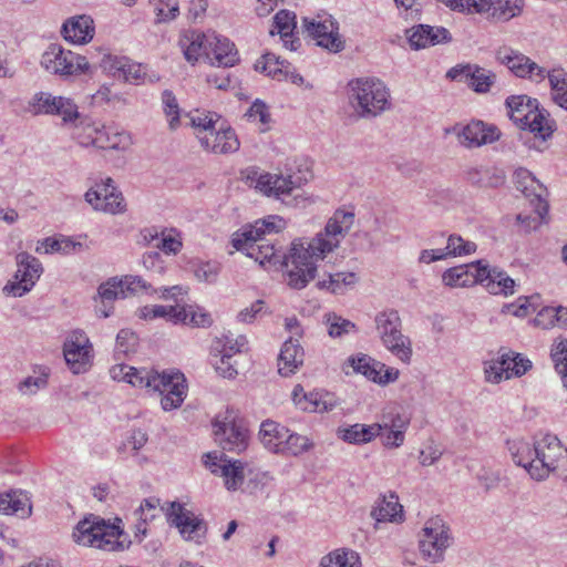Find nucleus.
<instances>
[{"label":"nucleus","mask_w":567,"mask_h":567,"mask_svg":"<svg viewBox=\"0 0 567 567\" xmlns=\"http://www.w3.org/2000/svg\"><path fill=\"white\" fill-rule=\"evenodd\" d=\"M535 326L542 329H551L555 327H567V308L565 307H545L536 316Z\"/></svg>","instance_id":"nucleus-42"},{"label":"nucleus","mask_w":567,"mask_h":567,"mask_svg":"<svg viewBox=\"0 0 567 567\" xmlns=\"http://www.w3.org/2000/svg\"><path fill=\"white\" fill-rule=\"evenodd\" d=\"M442 250L445 255V259L449 257L467 256L475 252L476 244L465 240L461 236L453 234L449 236L446 247Z\"/></svg>","instance_id":"nucleus-47"},{"label":"nucleus","mask_w":567,"mask_h":567,"mask_svg":"<svg viewBox=\"0 0 567 567\" xmlns=\"http://www.w3.org/2000/svg\"><path fill=\"white\" fill-rule=\"evenodd\" d=\"M100 123L95 122H81L75 128L74 136L78 142L83 146H93V143H86V141L94 140V135H96Z\"/></svg>","instance_id":"nucleus-62"},{"label":"nucleus","mask_w":567,"mask_h":567,"mask_svg":"<svg viewBox=\"0 0 567 567\" xmlns=\"http://www.w3.org/2000/svg\"><path fill=\"white\" fill-rule=\"evenodd\" d=\"M305 351L297 339H288L280 351L278 359V372L282 377H289L303 363Z\"/></svg>","instance_id":"nucleus-32"},{"label":"nucleus","mask_w":567,"mask_h":567,"mask_svg":"<svg viewBox=\"0 0 567 567\" xmlns=\"http://www.w3.org/2000/svg\"><path fill=\"white\" fill-rule=\"evenodd\" d=\"M18 270L14 280L7 284L3 292L13 297H22L29 292L40 278L42 272L41 262L28 252L17 255Z\"/></svg>","instance_id":"nucleus-14"},{"label":"nucleus","mask_w":567,"mask_h":567,"mask_svg":"<svg viewBox=\"0 0 567 567\" xmlns=\"http://www.w3.org/2000/svg\"><path fill=\"white\" fill-rule=\"evenodd\" d=\"M11 496V514L20 515L21 517H28L31 514V502L29 496L23 492L10 493Z\"/></svg>","instance_id":"nucleus-60"},{"label":"nucleus","mask_w":567,"mask_h":567,"mask_svg":"<svg viewBox=\"0 0 567 567\" xmlns=\"http://www.w3.org/2000/svg\"><path fill=\"white\" fill-rule=\"evenodd\" d=\"M177 380L181 381H176L175 385L172 388L175 389V391L168 390V393H165V395L161 400L162 408L165 411H171L173 409L179 408L185 400L187 391L186 379L184 375H181L177 377Z\"/></svg>","instance_id":"nucleus-49"},{"label":"nucleus","mask_w":567,"mask_h":567,"mask_svg":"<svg viewBox=\"0 0 567 567\" xmlns=\"http://www.w3.org/2000/svg\"><path fill=\"white\" fill-rule=\"evenodd\" d=\"M474 4L476 13H486L499 22L509 21L523 10V0H475Z\"/></svg>","instance_id":"nucleus-25"},{"label":"nucleus","mask_w":567,"mask_h":567,"mask_svg":"<svg viewBox=\"0 0 567 567\" xmlns=\"http://www.w3.org/2000/svg\"><path fill=\"white\" fill-rule=\"evenodd\" d=\"M213 426L215 442L224 451L241 453L247 449L248 431L231 412L227 411L225 415H218Z\"/></svg>","instance_id":"nucleus-8"},{"label":"nucleus","mask_w":567,"mask_h":567,"mask_svg":"<svg viewBox=\"0 0 567 567\" xmlns=\"http://www.w3.org/2000/svg\"><path fill=\"white\" fill-rule=\"evenodd\" d=\"M97 298L101 305L96 308V313L102 318H107L113 313V302L123 298V290L118 277H112L102 282L97 288Z\"/></svg>","instance_id":"nucleus-33"},{"label":"nucleus","mask_w":567,"mask_h":567,"mask_svg":"<svg viewBox=\"0 0 567 567\" xmlns=\"http://www.w3.org/2000/svg\"><path fill=\"white\" fill-rule=\"evenodd\" d=\"M408 32L410 47L414 50H421L452 41L450 31L444 27L419 24L411 28Z\"/></svg>","instance_id":"nucleus-24"},{"label":"nucleus","mask_w":567,"mask_h":567,"mask_svg":"<svg viewBox=\"0 0 567 567\" xmlns=\"http://www.w3.org/2000/svg\"><path fill=\"white\" fill-rule=\"evenodd\" d=\"M162 103L164 105V113L169 117V128L174 131L179 126V106L174 93L165 90L162 93Z\"/></svg>","instance_id":"nucleus-57"},{"label":"nucleus","mask_w":567,"mask_h":567,"mask_svg":"<svg viewBox=\"0 0 567 567\" xmlns=\"http://www.w3.org/2000/svg\"><path fill=\"white\" fill-rule=\"evenodd\" d=\"M63 355L74 374L84 373L91 368L93 346L83 330L75 329L68 334L63 343Z\"/></svg>","instance_id":"nucleus-11"},{"label":"nucleus","mask_w":567,"mask_h":567,"mask_svg":"<svg viewBox=\"0 0 567 567\" xmlns=\"http://www.w3.org/2000/svg\"><path fill=\"white\" fill-rule=\"evenodd\" d=\"M255 70L266 73L268 76L278 81H290L298 85L303 83V78L296 72L291 63L280 60L279 56L274 53H266L257 60Z\"/></svg>","instance_id":"nucleus-23"},{"label":"nucleus","mask_w":567,"mask_h":567,"mask_svg":"<svg viewBox=\"0 0 567 567\" xmlns=\"http://www.w3.org/2000/svg\"><path fill=\"white\" fill-rule=\"evenodd\" d=\"M233 354H221L220 358L215 362L216 371L226 379H233L238 374L235 364L231 361Z\"/></svg>","instance_id":"nucleus-63"},{"label":"nucleus","mask_w":567,"mask_h":567,"mask_svg":"<svg viewBox=\"0 0 567 567\" xmlns=\"http://www.w3.org/2000/svg\"><path fill=\"white\" fill-rule=\"evenodd\" d=\"M96 51L101 55L97 64L106 74L128 83H137L143 78L141 65L126 56L114 55L106 50Z\"/></svg>","instance_id":"nucleus-17"},{"label":"nucleus","mask_w":567,"mask_h":567,"mask_svg":"<svg viewBox=\"0 0 567 567\" xmlns=\"http://www.w3.org/2000/svg\"><path fill=\"white\" fill-rule=\"evenodd\" d=\"M508 363H506L504 352L496 360H491L485 363L484 372L486 380L492 383H498L502 380H507Z\"/></svg>","instance_id":"nucleus-55"},{"label":"nucleus","mask_w":567,"mask_h":567,"mask_svg":"<svg viewBox=\"0 0 567 567\" xmlns=\"http://www.w3.org/2000/svg\"><path fill=\"white\" fill-rule=\"evenodd\" d=\"M159 506V499L155 497H150L143 501V503L140 505V507L135 511V515L137 516L138 520H143L144 523H147L148 520L155 519L158 515L161 509Z\"/></svg>","instance_id":"nucleus-58"},{"label":"nucleus","mask_w":567,"mask_h":567,"mask_svg":"<svg viewBox=\"0 0 567 567\" xmlns=\"http://www.w3.org/2000/svg\"><path fill=\"white\" fill-rule=\"evenodd\" d=\"M371 516L377 524L384 522L400 524L404 520L403 506L399 503V497L391 493L389 496H383L373 507Z\"/></svg>","instance_id":"nucleus-34"},{"label":"nucleus","mask_w":567,"mask_h":567,"mask_svg":"<svg viewBox=\"0 0 567 567\" xmlns=\"http://www.w3.org/2000/svg\"><path fill=\"white\" fill-rule=\"evenodd\" d=\"M347 90L349 105L360 118H374L391 109L390 91L378 78L353 79Z\"/></svg>","instance_id":"nucleus-2"},{"label":"nucleus","mask_w":567,"mask_h":567,"mask_svg":"<svg viewBox=\"0 0 567 567\" xmlns=\"http://www.w3.org/2000/svg\"><path fill=\"white\" fill-rule=\"evenodd\" d=\"M446 76L465 83L480 94L488 93L496 81V74L493 71L471 63L450 69Z\"/></svg>","instance_id":"nucleus-16"},{"label":"nucleus","mask_w":567,"mask_h":567,"mask_svg":"<svg viewBox=\"0 0 567 567\" xmlns=\"http://www.w3.org/2000/svg\"><path fill=\"white\" fill-rule=\"evenodd\" d=\"M451 132L456 136L458 143L466 148L491 144L499 138L498 130L493 125H486L482 121H472L466 125H455Z\"/></svg>","instance_id":"nucleus-19"},{"label":"nucleus","mask_w":567,"mask_h":567,"mask_svg":"<svg viewBox=\"0 0 567 567\" xmlns=\"http://www.w3.org/2000/svg\"><path fill=\"white\" fill-rule=\"evenodd\" d=\"M210 39L212 33L188 30L181 34L178 45L181 47L185 59L194 64L202 56H206L208 59Z\"/></svg>","instance_id":"nucleus-27"},{"label":"nucleus","mask_w":567,"mask_h":567,"mask_svg":"<svg viewBox=\"0 0 567 567\" xmlns=\"http://www.w3.org/2000/svg\"><path fill=\"white\" fill-rule=\"evenodd\" d=\"M311 447L312 443L307 436L297 433H290L288 430L280 453L297 456L303 452H307Z\"/></svg>","instance_id":"nucleus-50"},{"label":"nucleus","mask_w":567,"mask_h":567,"mask_svg":"<svg viewBox=\"0 0 567 567\" xmlns=\"http://www.w3.org/2000/svg\"><path fill=\"white\" fill-rule=\"evenodd\" d=\"M199 144L205 151L214 154L235 153L240 146L235 131L223 125L214 131H203L199 135Z\"/></svg>","instance_id":"nucleus-22"},{"label":"nucleus","mask_w":567,"mask_h":567,"mask_svg":"<svg viewBox=\"0 0 567 567\" xmlns=\"http://www.w3.org/2000/svg\"><path fill=\"white\" fill-rule=\"evenodd\" d=\"M122 535L123 532L118 526L109 524L99 516L90 515L76 524L72 536L79 545L116 551L127 547L118 539Z\"/></svg>","instance_id":"nucleus-4"},{"label":"nucleus","mask_w":567,"mask_h":567,"mask_svg":"<svg viewBox=\"0 0 567 567\" xmlns=\"http://www.w3.org/2000/svg\"><path fill=\"white\" fill-rule=\"evenodd\" d=\"M302 29L307 37L316 40L317 45L330 52L337 53L344 49L339 24L329 13L322 12L315 18H303Z\"/></svg>","instance_id":"nucleus-7"},{"label":"nucleus","mask_w":567,"mask_h":567,"mask_svg":"<svg viewBox=\"0 0 567 567\" xmlns=\"http://www.w3.org/2000/svg\"><path fill=\"white\" fill-rule=\"evenodd\" d=\"M246 475L249 476L246 488L249 493H255L257 489L264 488L267 483L271 480L267 472H252L249 470Z\"/></svg>","instance_id":"nucleus-64"},{"label":"nucleus","mask_w":567,"mask_h":567,"mask_svg":"<svg viewBox=\"0 0 567 567\" xmlns=\"http://www.w3.org/2000/svg\"><path fill=\"white\" fill-rule=\"evenodd\" d=\"M354 223V214L338 209L327 221L324 229L311 240L297 238L288 254H281L268 238L285 229L286 221L277 215H269L243 227L233 235V247L255 259L260 266H284L287 285L303 289L316 278L317 262L339 247Z\"/></svg>","instance_id":"nucleus-1"},{"label":"nucleus","mask_w":567,"mask_h":567,"mask_svg":"<svg viewBox=\"0 0 567 567\" xmlns=\"http://www.w3.org/2000/svg\"><path fill=\"white\" fill-rule=\"evenodd\" d=\"M449 528L443 520L437 517L429 519L419 535L422 557L430 563L441 561L449 547Z\"/></svg>","instance_id":"nucleus-10"},{"label":"nucleus","mask_w":567,"mask_h":567,"mask_svg":"<svg viewBox=\"0 0 567 567\" xmlns=\"http://www.w3.org/2000/svg\"><path fill=\"white\" fill-rule=\"evenodd\" d=\"M142 372H147V369H136L126 364H116L110 370V374L113 380L125 381L133 386L141 389L144 388V382L138 383L137 381L140 380V377H144Z\"/></svg>","instance_id":"nucleus-48"},{"label":"nucleus","mask_w":567,"mask_h":567,"mask_svg":"<svg viewBox=\"0 0 567 567\" xmlns=\"http://www.w3.org/2000/svg\"><path fill=\"white\" fill-rule=\"evenodd\" d=\"M505 104L511 120L518 124L519 127L523 126L535 110L540 107L536 99L528 97L527 95L508 96Z\"/></svg>","instance_id":"nucleus-35"},{"label":"nucleus","mask_w":567,"mask_h":567,"mask_svg":"<svg viewBox=\"0 0 567 567\" xmlns=\"http://www.w3.org/2000/svg\"><path fill=\"white\" fill-rule=\"evenodd\" d=\"M357 280L354 272H337L329 275L328 280L318 281L317 286L320 289H329L333 293H343L344 288L353 286Z\"/></svg>","instance_id":"nucleus-45"},{"label":"nucleus","mask_w":567,"mask_h":567,"mask_svg":"<svg viewBox=\"0 0 567 567\" xmlns=\"http://www.w3.org/2000/svg\"><path fill=\"white\" fill-rule=\"evenodd\" d=\"M85 202L94 210L116 215L126 209L125 200L111 177H106L84 194Z\"/></svg>","instance_id":"nucleus-13"},{"label":"nucleus","mask_w":567,"mask_h":567,"mask_svg":"<svg viewBox=\"0 0 567 567\" xmlns=\"http://www.w3.org/2000/svg\"><path fill=\"white\" fill-rule=\"evenodd\" d=\"M516 188L535 204V212L543 215L548 213V204L545 200L546 187L526 168L519 167L514 173Z\"/></svg>","instance_id":"nucleus-21"},{"label":"nucleus","mask_w":567,"mask_h":567,"mask_svg":"<svg viewBox=\"0 0 567 567\" xmlns=\"http://www.w3.org/2000/svg\"><path fill=\"white\" fill-rule=\"evenodd\" d=\"M288 429L275 421H264L260 425L259 437L264 446L274 453H280Z\"/></svg>","instance_id":"nucleus-39"},{"label":"nucleus","mask_w":567,"mask_h":567,"mask_svg":"<svg viewBox=\"0 0 567 567\" xmlns=\"http://www.w3.org/2000/svg\"><path fill=\"white\" fill-rule=\"evenodd\" d=\"M220 266L217 262H200L194 269V275L199 281L213 284L217 280Z\"/></svg>","instance_id":"nucleus-59"},{"label":"nucleus","mask_w":567,"mask_h":567,"mask_svg":"<svg viewBox=\"0 0 567 567\" xmlns=\"http://www.w3.org/2000/svg\"><path fill=\"white\" fill-rule=\"evenodd\" d=\"M156 16L155 23H167L179 14L178 0H151Z\"/></svg>","instance_id":"nucleus-46"},{"label":"nucleus","mask_w":567,"mask_h":567,"mask_svg":"<svg viewBox=\"0 0 567 567\" xmlns=\"http://www.w3.org/2000/svg\"><path fill=\"white\" fill-rule=\"evenodd\" d=\"M319 567H361V560L358 553L347 548H338L324 555Z\"/></svg>","instance_id":"nucleus-43"},{"label":"nucleus","mask_w":567,"mask_h":567,"mask_svg":"<svg viewBox=\"0 0 567 567\" xmlns=\"http://www.w3.org/2000/svg\"><path fill=\"white\" fill-rule=\"evenodd\" d=\"M121 287L123 290V298L148 292L151 285H148L142 277L127 275L120 278Z\"/></svg>","instance_id":"nucleus-56"},{"label":"nucleus","mask_w":567,"mask_h":567,"mask_svg":"<svg viewBox=\"0 0 567 567\" xmlns=\"http://www.w3.org/2000/svg\"><path fill=\"white\" fill-rule=\"evenodd\" d=\"M484 268L482 260L470 265L452 267L442 275V281L451 288L470 287L477 282H482L484 278L481 276V269Z\"/></svg>","instance_id":"nucleus-26"},{"label":"nucleus","mask_w":567,"mask_h":567,"mask_svg":"<svg viewBox=\"0 0 567 567\" xmlns=\"http://www.w3.org/2000/svg\"><path fill=\"white\" fill-rule=\"evenodd\" d=\"M337 406V399L328 392L313 391L303 394L301 410L310 413H323Z\"/></svg>","instance_id":"nucleus-40"},{"label":"nucleus","mask_w":567,"mask_h":567,"mask_svg":"<svg viewBox=\"0 0 567 567\" xmlns=\"http://www.w3.org/2000/svg\"><path fill=\"white\" fill-rule=\"evenodd\" d=\"M507 450L514 463L523 466L529 474L528 463H534V443L530 444L523 439H512L506 441Z\"/></svg>","instance_id":"nucleus-41"},{"label":"nucleus","mask_w":567,"mask_h":567,"mask_svg":"<svg viewBox=\"0 0 567 567\" xmlns=\"http://www.w3.org/2000/svg\"><path fill=\"white\" fill-rule=\"evenodd\" d=\"M166 515L172 525L181 533L184 539L202 543L205 537L207 527L204 520L197 517L193 512L186 509L178 502L169 503Z\"/></svg>","instance_id":"nucleus-15"},{"label":"nucleus","mask_w":567,"mask_h":567,"mask_svg":"<svg viewBox=\"0 0 567 567\" xmlns=\"http://www.w3.org/2000/svg\"><path fill=\"white\" fill-rule=\"evenodd\" d=\"M61 33L71 43H86L94 35L93 20L89 16L73 17L63 23Z\"/></svg>","instance_id":"nucleus-30"},{"label":"nucleus","mask_w":567,"mask_h":567,"mask_svg":"<svg viewBox=\"0 0 567 567\" xmlns=\"http://www.w3.org/2000/svg\"><path fill=\"white\" fill-rule=\"evenodd\" d=\"M208 59L212 64L229 68L238 62V53L227 38L212 32L210 48L208 49Z\"/></svg>","instance_id":"nucleus-31"},{"label":"nucleus","mask_w":567,"mask_h":567,"mask_svg":"<svg viewBox=\"0 0 567 567\" xmlns=\"http://www.w3.org/2000/svg\"><path fill=\"white\" fill-rule=\"evenodd\" d=\"M496 58L518 78H528L535 82H542L546 79L548 72L546 69L539 66L528 56L509 48H501L496 53Z\"/></svg>","instance_id":"nucleus-18"},{"label":"nucleus","mask_w":567,"mask_h":567,"mask_svg":"<svg viewBox=\"0 0 567 567\" xmlns=\"http://www.w3.org/2000/svg\"><path fill=\"white\" fill-rule=\"evenodd\" d=\"M357 373L363 374L368 380L385 385L399 378V370L386 368L385 364L372 359L367 354H358L348 360Z\"/></svg>","instance_id":"nucleus-20"},{"label":"nucleus","mask_w":567,"mask_h":567,"mask_svg":"<svg viewBox=\"0 0 567 567\" xmlns=\"http://www.w3.org/2000/svg\"><path fill=\"white\" fill-rule=\"evenodd\" d=\"M42 68L62 79L79 76L90 71L87 58L52 43L41 56Z\"/></svg>","instance_id":"nucleus-6"},{"label":"nucleus","mask_w":567,"mask_h":567,"mask_svg":"<svg viewBox=\"0 0 567 567\" xmlns=\"http://www.w3.org/2000/svg\"><path fill=\"white\" fill-rule=\"evenodd\" d=\"M482 284H485L486 289L493 293H503L505 296L514 292L515 281L506 275V272L498 270L497 268L489 269L484 264V268L481 269Z\"/></svg>","instance_id":"nucleus-36"},{"label":"nucleus","mask_w":567,"mask_h":567,"mask_svg":"<svg viewBox=\"0 0 567 567\" xmlns=\"http://www.w3.org/2000/svg\"><path fill=\"white\" fill-rule=\"evenodd\" d=\"M27 111L33 115H56L64 123L79 118L76 104L69 97L54 96L49 92H38L28 101Z\"/></svg>","instance_id":"nucleus-9"},{"label":"nucleus","mask_w":567,"mask_h":567,"mask_svg":"<svg viewBox=\"0 0 567 567\" xmlns=\"http://www.w3.org/2000/svg\"><path fill=\"white\" fill-rule=\"evenodd\" d=\"M144 377H140L138 383L144 382V388L150 389L154 392L168 393V390H173L172 388L175 385L177 381V377L184 375L179 371H169L158 373L154 370H147V372H142ZM181 380H178L179 382Z\"/></svg>","instance_id":"nucleus-38"},{"label":"nucleus","mask_w":567,"mask_h":567,"mask_svg":"<svg viewBox=\"0 0 567 567\" xmlns=\"http://www.w3.org/2000/svg\"><path fill=\"white\" fill-rule=\"evenodd\" d=\"M553 101L560 107L567 110V72L561 69H553L547 72Z\"/></svg>","instance_id":"nucleus-44"},{"label":"nucleus","mask_w":567,"mask_h":567,"mask_svg":"<svg viewBox=\"0 0 567 567\" xmlns=\"http://www.w3.org/2000/svg\"><path fill=\"white\" fill-rule=\"evenodd\" d=\"M204 465L215 475L224 478L228 491H237L246 477V466L239 460H230L224 453L208 452L203 456Z\"/></svg>","instance_id":"nucleus-12"},{"label":"nucleus","mask_w":567,"mask_h":567,"mask_svg":"<svg viewBox=\"0 0 567 567\" xmlns=\"http://www.w3.org/2000/svg\"><path fill=\"white\" fill-rule=\"evenodd\" d=\"M504 357L509 368L506 374V379H511L513 377H520L532 368V361L528 360L527 358H524L519 353L507 351L504 352Z\"/></svg>","instance_id":"nucleus-53"},{"label":"nucleus","mask_w":567,"mask_h":567,"mask_svg":"<svg viewBox=\"0 0 567 567\" xmlns=\"http://www.w3.org/2000/svg\"><path fill=\"white\" fill-rule=\"evenodd\" d=\"M296 24V14L288 10H281L274 18V29L270 30V34L287 38L292 34Z\"/></svg>","instance_id":"nucleus-51"},{"label":"nucleus","mask_w":567,"mask_h":567,"mask_svg":"<svg viewBox=\"0 0 567 567\" xmlns=\"http://www.w3.org/2000/svg\"><path fill=\"white\" fill-rule=\"evenodd\" d=\"M328 333L332 338H341L344 334H349L357 330L355 324L348 320L339 317L334 313L327 316Z\"/></svg>","instance_id":"nucleus-54"},{"label":"nucleus","mask_w":567,"mask_h":567,"mask_svg":"<svg viewBox=\"0 0 567 567\" xmlns=\"http://www.w3.org/2000/svg\"><path fill=\"white\" fill-rule=\"evenodd\" d=\"M522 128H527L529 133H533L534 135V143L528 144V147H535L542 151V148L536 145V141L545 143L548 138H550L556 130V123L553 118H550V114L546 109L539 107L538 110H535L532 115H529L528 120L523 124Z\"/></svg>","instance_id":"nucleus-28"},{"label":"nucleus","mask_w":567,"mask_h":567,"mask_svg":"<svg viewBox=\"0 0 567 567\" xmlns=\"http://www.w3.org/2000/svg\"><path fill=\"white\" fill-rule=\"evenodd\" d=\"M220 341H223L221 354L230 353L234 355L235 353L243 352L247 346V338L245 336L234 337L231 332L224 334Z\"/></svg>","instance_id":"nucleus-61"},{"label":"nucleus","mask_w":567,"mask_h":567,"mask_svg":"<svg viewBox=\"0 0 567 567\" xmlns=\"http://www.w3.org/2000/svg\"><path fill=\"white\" fill-rule=\"evenodd\" d=\"M382 431L381 424H353L346 427H339L337 435L342 441L350 444H364L371 442Z\"/></svg>","instance_id":"nucleus-37"},{"label":"nucleus","mask_w":567,"mask_h":567,"mask_svg":"<svg viewBox=\"0 0 567 567\" xmlns=\"http://www.w3.org/2000/svg\"><path fill=\"white\" fill-rule=\"evenodd\" d=\"M377 331L384 347L399 360L409 363L412 344L409 337L401 331L402 322L396 310H384L375 316Z\"/></svg>","instance_id":"nucleus-5"},{"label":"nucleus","mask_w":567,"mask_h":567,"mask_svg":"<svg viewBox=\"0 0 567 567\" xmlns=\"http://www.w3.org/2000/svg\"><path fill=\"white\" fill-rule=\"evenodd\" d=\"M220 116L213 112H200L196 111L190 115L192 126L197 130L196 136L199 140L203 131H214L217 128V124Z\"/></svg>","instance_id":"nucleus-52"},{"label":"nucleus","mask_w":567,"mask_h":567,"mask_svg":"<svg viewBox=\"0 0 567 567\" xmlns=\"http://www.w3.org/2000/svg\"><path fill=\"white\" fill-rule=\"evenodd\" d=\"M300 186V179H292V176H282L277 174H264L257 179L256 188L267 196H274L282 199L290 195L295 188Z\"/></svg>","instance_id":"nucleus-29"},{"label":"nucleus","mask_w":567,"mask_h":567,"mask_svg":"<svg viewBox=\"0 0 567 567\" xmlns=\"http://www.w3.org/2000/svg\"><path fill=\"white\" fill-rule=\"evenodd\" d=\"M534 453V463H528L532 478L543 481L551 473L567 474V447L556 435L547 433L535 440Z\"/></svg>","instance_id":"nucleus-3"}]
</instances>
